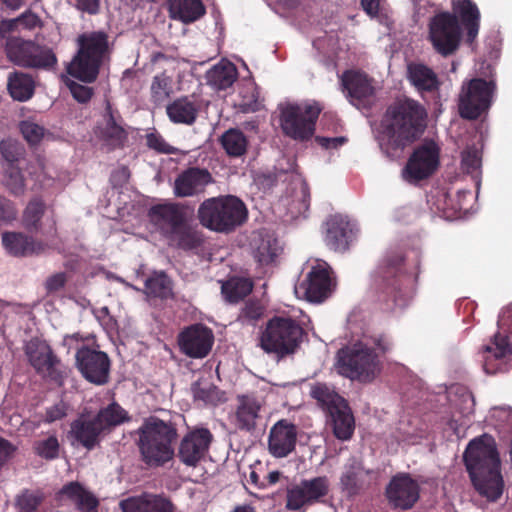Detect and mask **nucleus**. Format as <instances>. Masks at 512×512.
Wrapping results in <instances>:
<instances>
[{
	"label": "nucleus",
	"instance_id": "c03bdc74",
	"mask_svg": "<svg viewBox=\"0 0 512 512\" xmlns=\"http://www.w3.org/2000/svg\"><path fill=\"white\" fill-rule=\"evenodd\" d=\"M207 82L218 90H225L237 79V70L232 63L217 64L206 74Z\"/></svg>",
	"mask_w": 512,
	"mask_h": 512
},
{
	"label": "nucleus",
	"instance_id": "3c124183",
	"mask_svg": "<svg viewBox=\"0 0 512 512\" xmlns=\"http://www.w3.org/2000/svg\"><path fill=\"white\" fill-rule=\"evenodd\" d=\"M44 499L45 496L41 491L25 489L16 497L15 505L18 512H39Z\"/></svg>",
	"mask_w": 512,
	"mask_h": 512
},
{
	"label": "nucleus",
	"instance_id": "13d9d810",
	"mask_svg": "<svg viewBox=\"0 0 512 512\" xmlns=\"http://www.w3.org/2000/svg\"><path fill=\"white\" fill-rule=\"evenodd\" d=\"M276 256V248L270 241H262L254 251V258L260 265H268L272 263Z\"/></svg>",
	"mask_w": 512,
	"mask_h": 512
},
{
	"label": "nucleus",
	"instance_id": "49530a36",
	"mask_svg": "<svg viewBox=\"0 0 512 512\" xmlns=\"http://www.w3.org/2000/svg\"><path fill=\"white\" fill-rule=\"evenodd\" d=\"M310 395L327 413H330L334 410V407H338L346 401L338 393L323 383L314 384L311 387Z\"/></svg>",
	"mask_w": 512,
	"mask_h": 512
},
{
	"label": "nucleus",
	"instance_id": "338daca9",
	"mask_svg": "<svg viewBox=\"0 0 512 512\" xmlns=\"http://www.w3.org/2000/svg\"><path fill=\"white\" fill-rule=\"evenodd\" d=\"M348 139L344 136L338 137H324L316 136L315 142L324 149H337L347 143Z\"/></svg>",
	"mask_w": 512,
	"mask_h": 512
},
{
	"label": "nucleus",
	"instance_id": "a211bd4d",
	"mask_svg": "<svg viewBox=\"0 0 512 512\" xmlns=\"http://www.w3.org/2000/svg\"><path fill=\"white\" fill-rule=\"evenodd\" d=\"M214 335L203 324H193L184 328L178 335V346L186 356L194 359L205 358L211 351Z\"/></svg>",
	"mask_w": 512,
	"mask_h": 512
},
{
	"label": "nucleus",
	"instance_id": "052dcab7",
	"mask_svg": "<svg viewBox=\"0 0 512 512\" xmlns=\"http://www.w3.org/2000/svg\"><path fill=\"white\" fill-rule=\"evenodd\" d=\"M462 169L469 174L476 172L481 166V158L476 149H467L462 152Z\"/></svg>",
	"mask_w": 512,
	"mask_h": 512
},
{
	"label": "nucleus",
	"instance_id": "bf43d9fd",
	"mask_svg": "<svg viewBox=\"0 0 512 512\" xmlns=\"http://www.w3.org/2000/svg\"><path fill=\"white\" fill-rule=\"evenodd\" d=\"M146 144L150 149L162 154H173L175 148L168 144L158 133H149L146 135Z\"/></svg>",
	"mask_w": 512,
	"mask_h": 512
},
{
	"label": "nucleus",
	"instance_id": "6ab92c4d",
	"mask_svg": "<svg viewBox=\"0 0 512 512\" xmlns=\"http://www.w3.org/2000/svg\"><path fill=\"white\" fill-rule=\"evenodd\" d=\"M97 136L108 150L121 149L128 140V132L124 128V120L117 109L106 101L102 122L98 125Z\"/></svg>",
	"mask_w": 512,
	"mask_h": 512
},
{
	"label": "nucleus",
	"instance_id": "c9c22d12",
	"mask_svg": "<svg viewBox=\"0 0 512 512\" xmlns=\"http://www.w3.org/2000/svg\"><path fill=\"white\" fill-rule=\"evenodd\" d=\"M170 246L183 251H194L204 244V235L197 226L186 221L179 229L167 238Z\"/></svg>",
	"mask_w": 512,
	"mask_h": 512
},
{
	"label": "nucleus",
	"instance_id": "0e129e2a",
	"mask_svg": "<svg viewBox=\"0 0 512 512\" xmlns=\"http://www.w3.org/2000/svg\"><path fill=\"white\" fill-rule=\"evenodd\" d=\"M67 415V406L63 401L46 409L44 421L46 423H53L57 420L63 419Z\"/></svg>",
	"mask_w": 512,
	"mask_h": 512
},
{
	"label": "nucleus",
	"instance_id": "2eb2a0df",
	"mask_svg": "<svg viewBox=\"0 0 512 512\" xmlns=\"http://www.w3.org/2000/svg\"><path fill=\"white\" fill-rule=\"evenodd\" d=\"M214 436L206 427L190 429L180 440L177 457L187 467H197L207 455Z\"/></svg>",
	"mask_w": 512,
	"mask_h": 512
},
{
	"label": "nucleus",
	"instance_id": "5fc2aeb1",
	"mask_svg": "<svg viewBox=\"0 0 512 512\" xmlns=\"http://www.w3.org/2000/svg\"><path fill=\"white\" fill-rule=\"evenodd\" d=\"M195 400L206 404H214L218 400V388L207 380L199 379L191 386Z\"/></svg>",
	"mask_w": 512,
	"mask_h": 512
},
{
	"label": "nucleus",
	"instance_id": "412c9836",
	"mask_svg": "<svg viewBox=\"0 0 512 512\" xmlns=\"http://www.w3.org/2000/svg\"><path fill=\"white\" fill-rule=\"evenodd\" d=\"M332 287L333 280L330 275V268L318 264L311 268L298 289L303 291L308 301L319 303L330 296Z\"/></svg>",
	"mask_w": 512,
	"mask_h": 512
},
{
	"label": "nucleus",
	"instance_id": "dca6fc26",
	"mask_svg": "<svg viewBox=\"0 0 512 512\" xmlns=\"http://www.w3.org/2000/svg\"><path fill=\"white\" fill-rule=\"evenodd\" d=\"M75 358L77 368L87 381L96 385L108 382L110 359L105 352L82 346L77 350Z\"/></svg>",
	"mask_w": 512,
	"mask_h": 512
},
{
	"label": "nucleus",
	"instance_id": "39448f33",
	"mask_svg": "<svg viewBox=\"0 0 512 512\" xmlns=\"http://www.w3.org/2000/svg\"><path fill=\"white\" fill-rule=\"evenodd\" d=\"M136 433L140 459L148 468L163 467L174 458L178 438L174 423L152 417L145 420Z\"/></svg>",
	"mask_w": 512,
	"mask_h": 512
},
{
	"label": "nucleus",
	"instance_id": "6e6d98bb",
	"mask_svg": "<svg viewBox=\"0 0 512 512\" xmlns=\"http://www.w3.org/2000/svg\"><path fill=\"white\" fill-rule=\"evenodd\" d=\"M263 313L264 307L259 301L249 300L241 309L238 320L243 323L254 324L262 317Z\"/></svg>",
	"mask_w": 512,
	"mask_h": 512
},
{
	"label": "nucleus",
	"instance_id": "a878e982",
	"mask_svg": "<svg viewBox=\"0 0 512 512\" xmlns=\"http://www.w3.org/2000/svg\"><path fill=\"white\" fill-rule=\"evenodd\" d=\"M213 182L211 173L204 168L190 167L182 171L174 182V194L177 197H192L205 191Z\"/></svg>",
	"mask_w": 512,
	"mask_h": 512
},
{
	"label": "nucleus",
	"instance_id": "864d4df0",
	"mask_svg": "<svg viewBox=\"0 0 512 512\" xmlns=\"http://www.w3.org/2000/svg\"><path fill=\"white\" fill-rule=\"evenodd\" d=\"M34 453L42 459L54 460L59 456L60 444L55 435L37 440L33 444Z\"/></svg>",
	"mask_w": 512,
	"mask_h": 512
},
{
	"label": "nucleus",
	"instance_id": "bb28decb",
	"mask_svg": "<svg viewBox=\"0 0 512 512\" xmlns=\"http://www.w3.org/2000/svg\"><path fill=\"white\" fill-rule=\"evenodd\" d=\"M122 512H176L174 503L163 494L144 492L131 496L119 504Z\"/></svg>",
	"mask_w": 512,
	"mask_h": 512
},
{
	"label": "nucleus",
	"instance_id": "20e7f679",
	"mask_svg": "<svg viewBox=\"0 0 512 512\" xmlns=\"http://www.w3.org/2000/svg\"><path fill=\"white\" fill-rule=\"evenodd\" d=\"M392 348L390 339L384 334L373 335L364 342L338 352L339 372L352 380L371 381L380 371L379 357Z\"/></svg>",
	"mask_w": 512,
	"mask_h": 512
},
{
	"label": "nucleus",
	"instance_id": "f704fd0d",
	"mask_svg": "<svg viewBox=\"0 0 512 512\" xmlns=\"http://www.w3.org/2000/svg\"><path fill=\"white\" fill-rule=\"evenodd\" d=\"M67 497L80 512H98L99 500L77 481L65 484L58 492V498Z\"/></svg>",
	"mask_w": 512,
	"mask_h": 512
},
{
	"label": "nucleus",
	"instance_id": "e433bc0d",
	"mask_svg": "<svg viewBox=\"0 0 512 512\" xmlns=\"http://www.w3.org/2000/svg\"><path fill=\"white\" fill-rule=\"evenodd\" d=\"M495 346H485L483 350V369L487 374H496L504 370V358L509 353V345L505 337L496 334Z\"/></svg>",
	"mask_w": 512,
	"mask_h": 512
},
{
	"label": "nucleus",
	"instance_id": "f8f14e48",
	"mask_svg": "<svg viewBox=\"0 0 512 512\" xmlns=\"http://www.w3.org/2000/svg\"><path fill=\"white\" fill-rule=\"evenodd\" d=\"M5 52L11 62L25 68L46 69L57 63V58L51 49L19 37H9L6 40Z\"/></svg>",
	"mask_w": 512,
	"mask_h": 512
},
{
	"label": "nucleus",
	"instance_id": "09e8293b",
	"mask_svg": "<svg viewBox=\"0 0 512 512\" xmlns=\"http://www.w3.org/2000/svg\"><path fill=\"white\" fill-rule=\"evenodd\" d=\"M173 93V80L165 72L153 77L151 97L154 103L161 104Z\"/></svg>",
	"mask_w": 512,
	"mask_h": 512
},
{
	"label": "nucleus",
	"instance_id": "7ed1b4c3",
	"mask_svg": "<svg viewBox=\"0 0 512 512\" xmlns=\"http://www.w3.org/2000/svg\"><path fill=\"white\" fill-rule=\"evenodd\" d=\"M463 460L476 491L496 501L502 495L504 482L494 438L484 434L470 441Z\"/></svg>",
	"mask_w": 512,
	"mask_h": 512
},
{
	"label": "nucleus",
	"instance_id": "cd10ccee",
	"mask_svg": "<svg viewBox=\"0 0 512 512\" xmlns=\"http://www.w3.org/2000/svg\"><path fill=\"white\" fill-rule=\"evenodd\" d=\"M233 422L241 431L252 432L256 429L257 421L261 418L262 404L253 394L238 395Z\"/></svg>",
	"mask_w": 512,
	"mask_h": 512
},
{
	"label": "nucleus",
	"instance_id": "e2e57ef3",
	"mask_svg": "<svg viewBox=\"0 0 512 512\" xmlns=\"http://www.w3.org/2000/svg\"><path fill=\"white\" fill-rule=\"evenodd\" d=\"M73 98L79 103H87L93 96V89L79 83L72 82L69 85Z\"/></svg>",
	"mask_w": 512,
	"mask_h": 512
},
{
	"label": "nucleus",
	"instance_id": "4be33fe9",
	"mask_svg": "<svg viewBox=\"0 0 512 512\" xmlns=\"http://www.w3.org/2000/svg\"><path fill=\"white\" fill-rule=\"evenodd\" d=\"M297 427L286 419L277 421L268 435V451L275 458H284L296 448Z\"/></svg>",
	"mask_w": 512,
	"mask_h": 512
},
{
	"label": "nucleus",
	"instance_id": "5701e85b",
	"mask_svg": "<svg viewBox=\"0 0 512 512\" xmlns=\"http://www.w3.org/2000/svg\"><path fill=\"white\" fill-rule=\"evenodd\" d=\"M4 250L10 256L24 258L38 256L48 249V244L23 232L5 231L1 235Z\"/></svg>",
	"mask_w": 512,
	"mask_h": 512
},
{
	"label": "nucleus",
	"instance_id": "79ce46f5",
	"mask_svg": "<svg viewBox=\"0 0 512 512\" xmlns=\"http://www.w3.org/2000/svg\"><path fill=\"white\" fill-rule=\"evenodd\" d=\"M142 291L148 297L166 300L173 297V283L164 271H154L144 281Z\"/></svg>",
	"mask_w": 512,
	"mask_h": 512
},
{
	"label": "nucleus",
	"instance_id": "680f3d73",
	"mask_svg": "<svg viewBox=\"0 0 512 512\" xmlns=\"http://www.w3.org/2000/svg\"><path fill=\"white\" fill-rule=\"evenodd\" d=\"M17 217V209L12 201L0 195V221L12 222Z\"/></svg>",
	"mask_w": 512,
	"mask_h": 512
},
{
	"label": "nucleus",
	"instance_id": "58836bf2",
	"mask_svg": "<svg viewBox=\"0 0 512 512\" xmlns=\"http://www.w3.org/2000/svg\"><path fill=\"white\" fill-rule=\"evenodd\" d=\"M170 17L183 23H191L205 14L201 0H169Z\"/></svg>",
	"mask_w": 512,
	"mask_h": 512
},
{
	"label": "nucleus",
	"instance_id": "2f4dec72",
	"mask_svg": "<svg viewBox=\"0 0 512 512\" xmlns=\"http://www.w3.org/2000/svg\"><path fill=\"white\" fill-rule=\"evenodd\" d=\"M452 8L466 30V42L471 45L480 28V11L472 0H452Z\"/></svg>",
	"mask_w": 512,
	"mask_h": 512
},
{
	"label": "nucleus",
	"instance_id": "4c0bfd02",
	"mask_svg": "<svg viewBox=\"0 0 512 512\" xmlns=\"http://www.w3.org/2000/svg\"><path fill=\"white\" fill-rule=\"evenodd\" d=\"M328 415L335 437L343 441L349 440L354 433L355 420L347 401L334 407Z\"/></svg>",
	"mask_w": 512,
	"mask_h": 512
},
{
	"label": "nucleus",
	"instance_id": "f03ea898",
	"mask_svg": "<svg viewBox=\"0 0 512 512\" xmlns=\"http://www.w3.org/2000/svg\"><path fill=\"white\" fill-rule=\"evenodd\" d=\"M426 109L416 100L398 99L383 113L376 139L381 151L390 159H399L418 141L426 129Z\"/></svg>",
	"mask_w": 512,
	"mask_h": 512
},
{
	"label": "nucleus",
	"instance_id": "393cba45",
	"mask_svg": "<svg viewBox=\"0 0 512 512\" xmlns=\"http://www.w3.org/2000/svg\"><path fill=\"white\" fill-rule=\"evenodd\" d=\"M325 225V244L336 252L347 251L355 237L354 225L342 215L330 216Z\"/></svg>",
	"mask_w": 512,
	"mask_h": 512
},
{
	"label": "nucleus",
	"instance_id": "f257e3e1",
	"mask_svg": "<svg viewBox=\"0 0 512 512\" xmlns=\"http://www.w3.org/2000/svg\"><path fill=\"white\" fill-rule=\"evenodd\" d=\"M420 256L389 251L372 274L374 300L383 311L404 308L415 294L420 274Z\"/></svg>",
	"mask_w": 512,
	"mask_h": 512
},
{
	"label": "nucleus",
	"instance_id": "ddd939ff",
	"mask_svg": "<svg viewBox=\"0 0 512 512\" xmlns=\"http://www.w3.org/2000/svg\"><path fill=\"white\" fill-rule=\"evenodd\" d=\"M440 149L433 141L425 142L417 146L402 170L403 178L410 182L429 178L438 168Z\"/></svg>",
	"mask_w": 512,
	"mask_h": 512
},
{
	"label": "nucleus",
	"instance_id": "1a4fd4ad",
	"mask_svg": "<svg viewBox=\"0 0 512 512\" xmlns=\"http://www.w3.org/2000/svg\"><path fill=\"white\" fill-rule=\"evenodd\" d=\"M494 80L472 78L462 83L458 95V112L466 120H477L486 114L496 93Z\"/></svg>",
	"mask_w": 512,
	"mask_h": 512
},
{
	"label": "nucleus",
	"instance_id": "c85d7f7f",
	"mask_svg": "<svg viewBox=\"0 0 512 512\" xmlns=\"http://www.w3.org/2000/svg\"><path fill=\"white\" fill-rule=\"evenodd\" d=\"M70 436L73 440L88 451L100 445L106 436L95 417L75 419L70 425Z\"/></svg>",
	"mask_w": 512,
	"mask_h": 512
},
{
	"label": "nucleus",
	"instance_id": "4468645a",
	"mask_svg": "<svg viewBox=\"0 0 512 512\" xmlns=\"http://www.w3.org/2000/svg\"><path fill=\"white\" fill-rule=\"evenodd\" d=\"M28 362L35 371L49 379L61 383L65 373L61 370V361L50 345L39 338L30 339L24 347Z\"/></svg>",
	"mask_w": 512,
	"mask_h": 512
},
{
	"label": "nucleus",
	"instance_id": "b1692460",
	"mask_svg": "<svg viewBox=\"0 0 512 512\" xmlns=\"http://www.w3.org/2000/svg\"><path fill=\"white\" fill-rule=\"evenodd\" d=\"M149 215L166 239L188 221L185 210L176 203L155 205Z\"/></svg>",
	"mask_w": 512,
	"mask_h": 512
},
{
	"label": "nucleus",
	"instance_id": "72a5a7b5",
	"mask_svg": "<svg viewBox=\"0 0 512 512\" xmlns=\"http://www.w3.org/2000/svg\"><path fill=\"white\" fill-rule=\"evenodd\" d=\"M341 84L351 102L363 101L373 95V86L368 76L360 71L347 70L341 76Z\"/></svg>",
	"mask_w": 512,
	"mask_h": 512
},
{
	"label": "nucleus",
	"instance_id": "c756f323",
	"mask_svg": "<svg viewBox=\"0 0 512 512\" xmlns=\"http://www.w3.org/2000/svg\"><path fill=\"white\" fill-rule=\"evenodd\" d=\"M369 470H365L363 462L357 457H350L344 464L339 485L341 491L348 497L359 495L365 488V477Z\"/></svg>",
	"mask_w": 512,
	"mask_h": 512
},
{
	"label": "nucleus",
	"instance_id": "9d476101",
	"mask_svg": "<svg viewBox=\"0 0 512 512\" xmlns=\"http://www.w3.org/2000/svg\"><path fill=\"white\" fill-rule=\"evenodd\" d=\"M318 104L288 103L280 108V127L285 136L296 141H307L315 133L321 113Z\"/></svg>",
	"mask_w": 512,
	"mask_h": 512
},
{
	"label": "nucleus",
	"instance_id": "9b49d317",
	"mask_svg": "<svg viewBox=\"0 0 512 512\" xmlns=\"http://www.w3.org/2000/svg\"><path fill=\"white\" fill-rule=\"evenodd\" d=\"M428 40L435 52L442 57L454 55L462 40L458 17L449 11L436 13L428 23Z\"/></svg>",
	"mask_w": 512,
	"mask_h": 512
},
{
	"label": "nucleus",
	"instance_id": "6e6552de",
	"mask_svg": "<svg viewBox=\"0 0 512 512\" xmlns=\"http://www.w3.org/2000/svg\"><path fill=\"white\" fill-rule=\"evenodd\" d=\"M202 226L216 232H230L247 219L245 204L235 196L204 200L197 211Z\"/></svg>",
	"mask_w": 512,
	"mask_h": 512
},
{
	"label": "nucleus",
	"instance_id": "774afa93",
	"mask_svg": "<svg viewBox=\"0 0 512 512\" xmlns=\"http://www.w3.org/2000/svg\"><path fill=\"white\" fill-rule=\"evenodd\" d=\"M239 108L244 113L256 112L260 108L258 101V93H255V89L252 90L251 95H243L242 100L239 103Z\"/></svg>",
	"mask_w": 512,
	"mask_h": 512
},
{
	"label": "nucleus",
	"instance_id": "603ef678",
	"mask_svg": "<svg viewBox=\"0 0 512 512\" xmlns=\"http://www.w3.org/2000/svg\"><path fill=\"white\" fill-rule=\"evenodd\" d=\"M4 185L12 195L17 197L24 195L26 190L25 178L17 166L6 169Z\"/></svg>",
	"mask_w": 512,
	"mask_h": 512
},
{
	"label": "nucleus",
	"instance_id": "de8ad7c7",
	"mask_svg": "<svg viewBox=\"0 0 512 512\" xmlns=\"http://www.w3.org/2000/svg\"><path fill=\"white\" fill-rule=\"evenodd\" d=\"M45 211L46 205L41 199L35 198L29 201L22 216L24 228L30 233H38L41 230V220Z\"/></svg>",
	"mask_w": 512,
	"mask_h": 512
},
{
	"label": "nucleus",
	"instance_id": "8fccbe9b",
	"mask_svg": "<svg viewBox=\"0 0 512 512\" xmlns=\"http://www.w3.org/2000/svg\"><path fill=\"white\" fill-rule=\"evenodd\" d=\"M25 153V147L17 140L8 138L0 142V155L8 167L16 166Z\"/></svg>",
	"mask_w": 512,
	"mask_h": 512
},
{
	"label": "nucleus",
	"instance_id": "69168bd1",
	"mask_svg": "<svg viewBox=\"0 0 512 512\" xmlns=\"http://www.w3.org/2000/svg\"><path fill=\"white\" fill-rule=\"evenodd\" d=\"M67 282V275L64 272H59L51 275L45 282V288L48 293H53L61 290Z\"/></svg>",
	"mask_w": 512,
	"mask_h": 512
},
{
	"label": "nucleus",
	"instance_id": "aec40b11",
	"mask_svg": "<svg viewBox=\"0 0 512 512\" xmlns=\"http://www.w3.org/2000/svg\"><path fill=\"white\" fill-rule=\"evenodd\" d=\"M389 503L402 510L412 508L420 497V486L408 473L393 476L386 487Z\"/></svg>",
	"mask_w": 512,
	"mask_h": 512
},
{
	"label": "nucleus",
	"instance_id": "a19ab883",
	"mask_svg": "<svg viewBox=\"0 0 512 512\" xmlns=\"http://www.w3.org/2000/svg\"><path fill=\"white\" fill-rule=\"evenodd\" d=\"M7 89L14 100L25 102L34 95L35 82L31 75L14 71L8 76Z\"/></svg>",
	"mask_w": 512,
	"mask_h": 512
},
{
	"label": "nucleus",
	"instance_id": "473e14b6",
	"mask_svg": "<svg viewBox=\"0 0 512 512\" xmlns=\"http://www.w3.org/2000/svg\"><path fill=\"white\" fill-rule=\"evenodd\" d=\"M407 78L411 85L421 94L435 93L441 81L434 70L423 63L411 62L407 66Z\"/></svg>",
	"mask_w": 512,
	"mask_h": 512
},
{
	"label": "nucleus",
	"instance_id": "37998d69",
	"mask_svg": "<svg viewBox=\"0 0 512 512\" xmlns=\"http://www.w3.org/2000/svg\"><path fill=\"white\" fill-rule=\"evenodd\" d=\"M254 283L245 277H232L221 286L222 294L229 303L236 304L247 297L253 290Z\"/></svg>",
	"mask_w": 512,
	"mask_h": 512
},
{
	"label": "nucleus",
	"instance_id": "423d86ee",
	"mask_svg": "<svg viewBox=\"0 0 512 512\" xmlns=\"http://www.w3.org/2000/svg\"><path fill=\"white\" fill-rule=\"evenodd\" d=\"M78 50L67 67L70 76L85 82H94L99 74L105 54L108 52V35L104 31L80 34Z\"/></svg>",
	"mask_w": 512,
	"mask_h": 512
},
{
	"label": "nucleus",
	"instance_id": "0eeeda50",
	"mask_svg": "<svg viewBox=\"0 0 512 512\" xmlns=\"http://www.w3.org/2000/svg\"><path fill=\"white\" fill-rule=\"evenodd\" d=\"M305 335L304 328L297 320L273 316L261 333L259 345L267 354L283 359L297 352Z\"/></svg>",
	"mask_w": 512,
	"mask_h": 512
},
{
	"label": "nucleus",
	"instance_id": "7c9ffc66",
	"mask_svg": "<svg viewBox=\"0 0 512 512\" xmlns=\"http://www.w3.org/2000/svg\"><path fill=\"white\" fill-rule=\"evenodd\" d=\"M201 106V101L195 95L182 96L167 105L166 113L174 124L193 125Z\"/></svg>",
	"mask_w": 512,
	"mask_h": 512
},
{
	"label": "nucleus",
	"instance_id": "ea45409f",
	"mask_svg": "<svg viewBox=\"0 0 512 512\" xmlns=\"http://www.w3.org/2000/svg\"><path fill=\"white\" fill-rule=\"evenodd\" d=\"M94 417L106 435L130 420L128 412L115 401L101 408Z\"/></svg>",
	"mask_w": 512,
	"mask_h": 512
},
{
	"label": "nucleus",
	"instance_id": "a18cd8bd",
	"mask_svg": "<svg viewBox=\"0 0 512 512\" xmlns=\"http://www.w3.org/2000/svg\"><path fill=\"white\" fill-rule=\"evenodd\" d=\"M220 143L225 152L231 157H240L247 151L248 140L245 134L235 128H231L223 133Z\"/></svg>",
	"mask_w": 512,
	"mask_h": 512
},
{
	"label": "nucleus",
	"instance_id": "4d7b16f0",
	"mask_svg": "<svg viewBox=\"0 0 512 512\" xmlns=\"http://www.w3.org/2000/svg\"><path fill=\"white\" fill-rule=\"evenodd\" d=\"M20 131L24 139L31 145L38 144L44 135V128L31 121H22Z\"/></svg>",
	"mask_w": 512,
	"mask_h": 512
},
{
	"label": "nucleus",
	"instance_id": "f3484780",
	"mask_svg": "<svg viewBox=\"0 0 512 512\" xmlns=\"http://www.w3.org/2000/svg\"><path fill=\"white\" fill-rule=\"evenodd\" d=\"M329 492V479L327 476H318L302 480L287 491L286 508L297 511L305 505L319 502Z\"/></svg>",
	"mask_w": 512,
	"mask_h": 512
}]
</instances>
